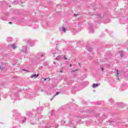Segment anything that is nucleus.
<instances>
[{"mask_svg": "<svg viewBox=\"0 0 128 128\" xmlns=\"http://www.w3.org/2000/svg\"><path fill=\"white\" fill-rule=\"evenodd\" d=\"M94 16H96V18H104V14L102 15V14H94Z\"/></svg>", "mask_w": 128, "mask_h": 128, "instance_id": "0eeeda50", "label": "nucleus"}, {"mask_svg": "<svg viewBox=\"0 0 128 128\" xmlns=\"http://www.w3.org/2000/svg\"><path fill=\"white\" fill-rule=\"evenodd\" d=\"M54 100V98H52V99H51V100Z\"/></svg>", "mask_w": 128, "mask_h": 128, "instance_id": "8fccbe9b", "label": "nucleus"}, {"mask_svg": "<svg viewBox=\"0 0 128 128\" xmlns=\"http://www.w3.org/2000/svg\"><path fill=\"white\" fill-rule=\"evenodd\" d=\"M28 43L29 44V45H30V46H34V41L31 40H28Z\"/></svg>", "mask_w": 128, "mask_h": 128, "instance_id": "6e6552de", "label": "nucleus"}, {"mask_svg": "<svg viewBox=\"0 0 128 128\" xmlns=\"http://www.w3.org/2000/svg\"><path fill=\"white\" fill-rule=\"evenodd\" d=\"M38 76H40L39 74H32L30 76L31 78H38Z\"/></svg>", "mask_w": 128, "mask_h": 128, "instance_id": "f8f14e48", "label": "nucleus"}, {"mask_svg": "<svg viewBox=\"0 0 128 128\" xmlns=\"http://www.w3.org/2000/svg\"><path fill=\"white\" fill-rule=\"evenodd\" d=\"M110 124H112L114 128H126V124L124 122H117L114 123L112 120H109Z\"/></svg>", "mask_w": 128, "mask_h": 128, "instance_id": "f03ea898", "label": "nucleus"}, {"mask_svg": "<svg viewBox=\"0 0 128 128\" xmlns=\"http://www.w3.org/2000/svg\"><path fill=\"white\" fill-rule=\"evenodd\" d=\"M7 40H8V42H12V38L10 37H8L7 38Z\"/></svg>", "mask_w": 128, "mask_h": 128, "instance_id": "5701e85b", "label": "nucleus"}, {"mask_svg": "<svg viewBox=\"0 0 128 128\" xmlns=\"http://www.w3.org/2000/svg\"><path fill=\"white\" fill-rule=\"evenodd\" d=\"M54 64H56V62H54Z\"/></svg>", "mask_w": 128, "mask_h": 128, "instance_id": "09e8293b", "label": "nucleus"}, {"mask_svg": "<svg viewBox=\"0 0 128 128\" xmlns=\"http://www.w3.org/2000/svg\"><path fill=\"white\" fill-rule=\"evenodd\" d=\"M54 128H58V125L56 124L55 126H54Z\"/></svg>", "mask_w": 128, "mask_h": 128, "instance_id": "2f4dec72", "label": "nucleus"}, {"mask_svg": "<svg viewBox=\"0 0 128 128\" xmlns=\"http://www.w3.org/2000/svg\"><path fill=\"white\" fill-rule=\"evenodd\" d=\"M64 59L66 60H70V59H68V58H66V56H64Z\"/></svg>", "mask_w": 128, "mask_h": 128, "instance_id": "4c0bfd02", "label": "nucleus"}, {"mask_svg": "<svg viewBox=\"0 0 128 128\" xmlns=\"http://www.w3.org/2000/svg\"><path fill=\"white\" fill-rule=\"evenodd\" d=\"M104 68L103 67H101V70L102 72H104Z\"/></svg>", "mask_w": 128, "mask_h": 128, "instance_id": "58836bf2", "label": "nucleus"}, {"mask_svg": "<svg viewBox=\"0 0 128 128\" xmlns=\"http://www.w3.org/2000/svg\"><path fill=\"white\" fill-rule=\"evenodd\" d=\"M118 71L116 70V78H118Z\"/></svg>", "mask_w": 128, "mask_h": 128, "instance_id": "c756f323", "label": "nucleus"}, {"mask_svg": "<svg viewBox=\"0 0 128 128\" xmlns=\"http://www.w3.org/2000/svg\"><path fill=\"white\" fill-rule=\"evenodd\" d=\"M22 52H25V54H26V46H23Z\"/></svg>", "mask_w": 128, "mask_h": 128, "instance_id": "9b49d317", "label": "nucleus"}, {"mask_svg": "<svg viewBox=\"0 0 128 128\" xmlns=\"http://www.w3.org/2000/svg\"><path fill=\"white\" fill-rule=\"evenodd\" d=\"M118 54H120V58H122L124 56V52L122 51H119Z\"/></svg>", "mask_w": 128, "mask_h": 128, "instance_id": "2eb2a0df", "label": "nucleus"}, {"mask_svg": "<svg viewBox=\"0 0 128 128\" xmlns=\"http://www.w3.org/2000/svg\"><path fill=\"white\" fill-rule=\"evenodd\" d=\"M90 34H94V29L93 26L92 24H89Z\"/></svg>", "mask_w": 128, "mask_h": 128, "instance_id": "423d86ee", "label": "nucleus"}, {"mask_svg": "<svg viewBox=\"0 0 128 128\" xmlns=\"http://www.w3.org/2000/svg\"><path fill=\"white\" fill-rule=\"evenodd\" d=\"M22 4V2H12L13 4Z\"/></svg>", "mask_w": 128, "mask_h": 128, "instance_id": "412c9836", "label": "nucleus"}, {"mask_svg": "<svg viewBox=\"0 0 128 128\" xmlns=\"http://www.w3.org/2000/svg\"><path fill=\"white\" fill-rule=\"evenodd\" d=\"M98 84H93L92 87L93 88H98Z\"/></svg>", "mask_w": 128, "mask_h": 128, "instance_id": "aec40b11", "label": "nucleus"}, {"mask_svg": "<svg viewBox=\"0 0 128 128\" xmlns=\"http://www.w3.org/2000/svg\"><path fill=\"white\" fill-rule=\"evenodd\" d=\"M37 110L38 112H40V110H42V107H40V108H38Z\"/></svg>", "mask_w": 128, "mask_h": 128, "instance_id": "a878e982", "label": "nucleus"}, {"mask_svg": "<svg viewBox=\"0 0 128 128\" xmlns=\"http://www.w3.org/2000/svg\"><path fill=\"white\" fill-rule=\"evenodd\" d=\"M76 118H82V116H76Z\"/></svg>", "mask_w": 128, "mask_h": 128, "instance_id": "7c9ffc66", "label": "nucleus"}, {"mask_svg": "<svg viewBox=\"0 0 128 128\" xmlns=\"http://www.w3.org/2000/svg\"><path fill=\"white\" fill-rule=\"evenodd\" d=\"M43 66H48V62H44L43 64Z\"/></svg>", "mask_w": 128, "mask_h": 128, "instance_id": "cd10ccee", "label": "nucleus"}, {"mask_svg": "<svg viewBox=\"0 0 128 128\" xmlns=\"http://www.w3.org/2000/svg\"><path fill=\"white\" fill-rule=\"evenodd\" d=\"M60 72H63V70H60Z\"/></svg>", "mask_w": 128, "mask_h": 128, "instance_id": "79ce46f5", "label": "nucleus"}, {"mask_svg": "<svg viewBox=\"0 0 128 128\" xmlns=\"http://www.w3.org/2000/svg\"><path fill=\"white\" fill-rule=\"evenodd\" d=\"M4 67H2V66H0V70H4Z\"/></svg>", "mask_w": 128, "mask_h": 128, "instance_id": "473e14b6", "label": "nucleus"}, {"mask_svg": "<svg viewBox=\"0 0 128 128\" xmlns=\"http://www.w3.org/2000/svg\"><path fill=\"white\" fill-rule=\"evenodd\" d=\"M18 96V94H14V96L12 97V99L16 100V96Z\"/></svg>", "mask_w": 128, "mask_h": 128, "instance_id": "f3484780", "label": "nucleus"}, {"mask_svg": "<svg viewBox=\"0 0 128 128\" xmlns=\"http://www.w3.org/2000/svg\"><path fill=\"white\" fill-rule=\"evenodd\" d=\"M36 58L32 60V64H40V59L44 56V53L42 52H40L38 53L36 55Z\"/></svg>", "mask_w": 128, "mask_h": 128, "instance_id": "f257e3e1", "label": "nucleus"}, {"mask_svg": "<svg viewBox=\"0 0 128 128\" xmlns=\"http://www.w3.org/2000/svg\"><path fill=\"white\" fill-rule=\"evenodd\" d=\"M49 118L50 120H54L56 118V112L54 110H52L49 113Z\"/></svg>", "mask_w": 128, "mask_h": 128, "instance_id": "39448f33", "label": "nucleus"}, {"mask_svg": "<svg viewBox=\"0 0 128 128\" xmlns=\"http://www.w3.org/2000/svg\"><path fill=\"white\" fill-rule=\"evenodd\" d=\"M61 58H62V56H59L56 57V60H60Z\"/></svg>", "mask_w": 128, "mask_h": 128, "instance_id": "4be33fe9", "label": "nucleus"}, {"mask_svg": "<svg viewBox=\"0 0 128 128\" xmlns=\"http://www.w3.org/2000/svg\"><path fill=\"white\" fill-rule=\"evenodd\" d=\"M58 48H56V49L55 51L54 50H52L51 52H52V54H58Z\"/></svg>", "mask_w": 128, "mask_h": 128, "instance_id": "1a4fd4ad", "label": "nucleus"}, {"mask_svg": "<svg viewBox=\"0 0 128 128\" xmlns=\"http://www.w3.org/2000/svg\"><path fill=\"white\" fill-rule=\"evenodd\" d=\"M26 117H24V120H22V124H24V122H26Z\"/></svg>", "mask_w": 128, "mask_h": 128, "instance_id": "c85d7f7f", "label": "nucleus"}, {"mask_svg": "<svg viewBox=\"0 0 128 128\" xmlns=\"http://www.w3.org/2000/svg\"><path fill=\"white\" fill-rule=\"evenodd\" d=\"M24 72H28V70H26V68H23L22 70Z\"/></svg>", "mask_w": 128, "mask_h": 128, "instance_id": "e433bc0d", "label": "nucleus"}, {"mask_svg": "<svg viewBox=\"0 0 128 128\" xmlns=\"http://www.w3.org/2000/svg\"><path fill=\"white\" fill-rule=\"evenodd\" d=\"M16 114H20V112L18 110H13V116H16Z\"/></svg>", "mask_w": 128, "mask_h": 128, "instance_id": "9d476101", "label": "nucleus"}, {"mask_svg": "<svg viewBox=\"0 0 128 128\" xmlns=\"http://www.w3.org/2000/svg\"><path fill=\"white\" fill-rule=\"evenodd\" d=\"M78 64H79V65H80V64L78 63Z\"/></svg>", "mask_w": 128, "mask_h": 128, "instance_id": "3c124183", "label": "nucleus"}, {"mask_svg": "<svg viewBox=\"0 0 128 128\" xmlns=\"http://www.w3.org/2000/svg\"><path fill=\"white\" fill-rule=\"evenodd\" d=\"M8 24H12V22H9Z\"/></svg>", "mask_w": 128, "mask_h": 128, "instance_id": "37998d69", "label": "nucleus"}, {"mask_svg": "<svg viewBox=\"0 0 128 128\" xmlns=\"http://www.w3.org/2000/svg\"><path fill=\"white\" fill-rule=\"evenodd\" d=\"M70 68H72V64H70Z\"/></svg>", "mask_w": 128, "mask_h": 128, "instance_id": "a18cd8bd", "label": "nucleus"}, {"mask_svg": "<svg viewBox=\"0 0 128 128\" xmlns=\"http://www.w3.org/2000/svg\"><path fill=\"white\" fill-rule=\"evenodd\" d=\"M14 128H18V126H16Z\"/></svg>", "mask_w": 128, "mask_h": 128, "instance_id": "c03bdc74", "label": "nucleus"}, {"mask_svg": "<svg viewBox=\"0 0 128 128\" xmlns=\"http://www.w3.org/2000/svg\"><path fill=\"white\" fill-rule=\"evenodd\" d=\"M76 120V118H74V119H71L70 120L69 123L67 124L66 123V121H64V120H62L61 122V124L63 126H74V120Z\"/></svg>", "mask_w": 128, "mask_h": 128, "instance_id": "7ed1b4c3", "label": "nucleus"}, {"mask_svg": "<svg viewBox=\"0 0 128 128\" xmlns=\"http://www.w3.org/2000/svg\"><path fill=\"white\" fill-rule=\"evenodd\" d=\"M50 106V103H47L46 104H45V106Z\"/></svg>", "mask_w": 128, "mask_h": 128, "instance_id": "72a5a7b5", "label": "nucleus"}, {"mask_svg": "<svg viewBox=\"0 0 128 128\" xmlns=\"http://www.w3.org/2000/svg\"><path fill=\"white\" fill-rule=\"evenodd\" d=\"M98 116H100L98 115V114H96L95 115V117H96V118H98Z\"/></svg>", "mask_w": 128, "mask_h": 128, "instance_id": "f704fd0d", "label": "nucleus"}, {"mask_svg": "<svg viewBox=\"0 0 128 128\" xmlns=\"http://www.w3.org/2000/svg\"><path fill=\"white\" fill-rule=\"evenodd\" d=\"M60 94V92H56V94L54 96H54H58V94Z\"/></svg>", "mask_w": 128, "mask_h": 128, "instance_id": "bb28decb", "label": "nucleus"}, {"mask_svg": "<svg viewBox=\"0 0 128 128\" xmlns=\"http://www.w3.org/2000/svg\"><path fill=\"white\" fill-rule=\"evenodd\" d=\"M122 104V102H118L117 103V104L118 105V106H120L121 104Z\"/></svg>", "mask_w": 128, "mask_h": 128, "instance_id": "c9c22d12", "label": "nucleus"}, {"mask_svg": "<svg viewBox=\"0 0 128 128\" xmlns=\"http://www.w3.org/2000/svg\"><path fill=\"white\" fill-rule=\"evenodd\" d=\"M109 102H110V104H114V99L110 98V100H109Z\"/></svg>", "mask_w": 128, "mask_h": 128, "instance_id": "dca6fc26", "label": "nucleus"}, {"mask_svg": "<svg viewBox=\"0 0 128 128\" xmlns=\"http://www.w3.org/2000/svg\"><path fill=\"white\" fill-rule=\"evenodd\" d=\"M78 16V14H74V16Z\"/></svg>", "mask_w": 128, "mask_h": 128, "instance_id": "ea45409f", "label": "nucleus"}, {"mask_svg": "<svg viewBox=\"0 0 128 128\" xmlns=\"http://www.w3.org/2000/svg\"><path fill=\"white\" fill-rule=\"evenodd\" d=\"M10 46L12 47V48H13V50H16V44H12L10 45Z\"/></svg>", "mask_w": 128, "mask_h": 128, "instance_id": "a211bd4d", "label": "nucleus"}, {"mask_svg": "<svg viewBox=\"0 0 128 128\" xmlns=\"http://www.w3.org/2000/svg\"><path fill=\"white\" fill-rule=\"evenodd\" d=\"M119 22L121 24H127L126 26H128V16H122L119 19Z\"/></svg>", "mask_w": 128, "mask_h": 128, "instance_id": "20e7f679", "label": "nucleus"}, {"mask_svg": "<svg viewBox=\"0 0 128 128\" xmlns=\"http://www.w3.org/2000/svg\"><path fill=\"white\" fill-rule=\"evenodd\" d=\"M97 104H100V102H98Z\"/></svg>", "mask_w": 128, "mask_h": 128, "instance_id": "a19ab883", "label": "nucleus"}, {"mask_svg": "<svg viewBox=\"0 0 128 128\" xmlns=\"http://www.w3.org/2000/svg\"><path fill=\"white\" fill-rule=\"evenodd\" d=\"M62 30L64 32H66V28L64 27H62Z\"/></svg>", "mask_w": 128, "mask_h": 128, "instance_id": "393cba45", "label": "nucleus"}, {"mask_svg": "<svg viewBox=\"0 0 128 128\" xmlns=\"http://www.w3.org/2000/svg\"><path fill=\"white\" fill-rule=\"evenodd\" d=\"M40 91L42 92H44V90H41Z\"/></svg>", "mask_w": 128, "mask_h": 128, "instance_id": "49530a36", "label": "nucleus"}, {"mask_svg": "<svg viewBox=\"0 0 128 128\" xmlns=\"http://www.w3.org/2000/svg\"><path fill=\"white\" fill-rule=\"evenodd\" d=\"M110 22V20H108V21L107 22Z\"/></svg>", "mask_w": 128, "mask_h": 128, "instance_id": "de8ad7c7", "label": "nucleus"}, {"mask_svg": "<svg viewBox=\"0 0 128 128\" xmlns=\"http://www.w3.org/2000/svg\"><path fill=\"white\" fill-rule=\"evenodd\" d=\"M43 80L46 81V80H48V82H50V78H44V77H42L41 78V80Z\"/></svg>", "mask_w": 128, "mask_h": 128, "instance_id": "4468645a", "label": "nucleus"}, {"mask_svg": "<svg viewBox=\"0 0 128 128\" xmlns=\"http://www.w3.org/2000/svg\"><path fill=\"white\" fill-rule=\"evenodd\" d=\"M86 50L88 51V52H92V48L89 47V46H86Z\"/></svg>", "mask_w": 128, "mask_h": 128, "instance_id": "ddd939ff", "label": "nucleus"}, {"mask_svg": "<svg viewBox=\"0 0 128 128\" xmlns=\"http://www.w3.org/2000/svg\"><path fill=\"white\" fill-rule=\"evenodd\" d=\"M26 114L28 116H30V117L32 116V112H29Z\"/></svg>", "mask_w": 128, "mask_h": 128, "instance_id": "6ab92c4d", "label": "nucleus"}, {"mask_svg": "<svg viewBox=\"0 0 128 128\" xmlns=\"http://www.w3.org/2000/svg\"><path fill=\"white\" fill-rule=\"evenodd\" d=\"M124 90H126V88H124Z\"/></svg>", "mask_w": 128, "mask_h": 128, "instance_id": "603ef678", "label": "nucleus"}, {"mask_svg": "<svg viewBox=\"0 0 128 128\" xmlns=\"http://www.w3.org/2000/svg\"><path fill=\"white\" fill-rule=\"evenodd\" d=\"M0 18L2 19V20H8V19L6 18V17H2V18H0Z\"/></svg>", "mask_w": 128, "mask_h": 128, "instance_id": "b1692460", "label": "nucleus"}]
</instances>
